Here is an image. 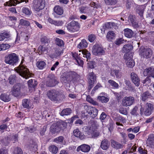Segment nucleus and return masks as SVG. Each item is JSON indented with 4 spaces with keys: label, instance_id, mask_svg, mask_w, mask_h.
I'll return each instance as SVG.
<instances>
[{
    "label": "nucleus",
    "instance_id": "obj_1",
    "mask_svg": "<svg viewBox=\"0 0 154 154\" xmlns=\"http://www.w3.org/2000/svg\"><path fill=\"white\" fill-rule=\"evenodd\" d=\"M47 95L51 100L58 101L62 100L65 97L61 92L54 89L48 91Z\"/></svg>",
    "mask_w": 154,
    "mask_h": 154
},
{
    "label": "nucleus",
    "instance_id": "obj_2",
    "mask_svg": "<svg viewBox=\"0 0 154 154\" xmlns=\"http://www.w3.org/2000/svg\"><path fill=\"white\" fill-rule=\"evenodd\" d=\"M24 59H23L19 66L15 69V70L20 76L26 79L31 76V73H30L26 66L23 65Z\"/></svg>",
    "mask_w": 154,
    "mask_h": 154
},
{
    "label": "nucleus",
    "instance_id": "obj_3",
    "mask_svg": "<svg viewBox=\"0 0 154 154\" xmlns=\"http://www.w3.org/2000/svg\"><path fill=\"white\" fill-rule=\"evenodd\" d=\"M80 26V24L78 22L72 20L67 24L66 27L69 31L71 32H74L78 31Z\"/></svg>",
    "mask_w": 154,
    "mask_h": 154
},
{
    "label": "nucleus",
    "instance_id": "obj_4",
    "mask_svg": "<svg viewBox=\"0 0 154 154\" xmlns=\"http://www.w3.org/2000/svg\"><path fill=\"white\" fill-rule=\"evenodd\" d=\"M92 54L96 56L104 55L105 51L101 45L95 44L93 47L92 50Z\"/></svg>",
    "mask_w": 154,
    "mask_h": 154
},
{
    "label": "nucleus",
    "instance_id": "obj_5",
    "mask_svg": "<svg viewBox=\"0 0 154 154\" xmlns=\"http://www.w3.org/2000/svg\"><path fill=\"white\" fill-rule=\"evenodd\" d=\"M18 57L15 53H11L5 57V62L11 65H14L18 62Z\"/></svg>",
    "mask_w": 154,
    "mask_h": 154
},
{
    "label": "nucleus",
    "instance_id": "obj_6",
    "mask_svg": "<svg viewBox=\"0 0 154 154\" xmlns=\"http://www.w3.org/2000/svg\"><path fill=\"white\" fill-rule=\"evenodd\" d=\"M33 7L35 11H39L43 9L45 5V0H34Z\"/></svg>",
    "mask_w": 154,
    "mask_h": 154
},
{
    "label": "nucleus",
    "instance_id": "obj_7",
    "mask_svg": "<svg viewBox=\"0 0 154 154\" xmlns=\"http://www.w3.org/2000/svg\"><path fill=\"white\" fill-rule=\"evenodd\" d=\"M87 134L89 135V137L92 138L97 137L99 136V133L96 130V127L91 126H88L87 127Z\"/></svg>",
    "mask_w": 154,
    "mask_h": 154
},
{
    "label": "nucleus",
    "instance_id": "obj_8",
    "mask_svg": "<svg viewBox=\"0 0 154 154\" xmlns=\"http://www.w3.org/2000/svg\"><path fill=\"white\" fill-rule=\"evenodd\" d=\"M76 80V75L75 73L69 72L66 76H64L61 78V81L65 83H69L71 81L74 82Z\"/></svg>",
    "mask_w": 154,
    "mask_h": 154
},
{
    "label": "nucleus",
    "instance_id": "obj_9",
    "mask_svg": "<svg viewBox=\"0 0 154 154\" xmlns=\"http://www.w3.org/2000/svg\"><path fill=\"white\" fill-rule=\"evenodd\" d=\"M140 54L141 57L148 59L152 54V51L149 48H141L140 50Z\"/></svg>",
    "mask_w": 154,
    "mask_h": 154
},
{
    "label": "nucleus",
    "instance_id": "obj_10",
    "mask_svg": "<svg viewBox=\"0 0 154 154\" xmlns=\"http://www.w3.org/2000/svg\"><path fill=\"white\" fill-rule=\"evenodd\" d=\"M58 83V81L57 80V78L54 75H50L48 77L46 85L47 86L53 87L55 86Z\"/></svg>",
    "mask_w": 154,
    "mask_h": 154
},
{
    "label": "nucleus",
    "instance_id": "obj_11",
    "mask_svg": "<svg viewBox=\"0 0 154 154\" xmlns=\"http://www.w3.org/2000/svg\"><path fill=\"white\" fill-rule=\"evenodd\" d=\"M134 102V98L132 97H124L122 100V105L125 106H129L132 105Z\"/></svg>",
    "mask_w": 154,
    "mask_h": 154
},
{
    "label": "nucleus",
    "instance_id": "obj_12",
    "mask_svg": "<svg viewBox=\"0 0 154 154\" xmlns=\"http://www.w3.org/2000/svg\"><path fill=\"white\" fill-rule=\"evenodd\" d=\"M25 2L26 3L28 2V0H10L9 1L5 2L4 4L5 6H15L17 4Z\"/></svg>",
    "mask_w": 154,
    "mask_h": 154
},
{
    "label": "nucleus",
    "instance_id": "obj_13",
    "mask_svg": "<svg viewBox=\"0 0 154 154\" xmlns=\"http://www.w3.org/2000/svg\"><path fill=\"white\" fill-rule=\"evenodd\" d=\"M146 105V109L144 112V114L146 116H149L154 110V107L152 104L149 103H147Z\"/></svg>",
    "mask_w": 154,
    "mask_h": 154
},
{
    "label": "nucleus",
    "instance_id": "obj_14",
    "mask_svg": "<svg viewBox=\"0 0 154 154\" xmlns=\"http://www.w3.org/2000/svg\"><path fill=\"white\" fill-rule=\"evenodd\" d=\"M131 77L132 82L137 86L140 85V79L137 75L134 73L132 72L131 74Z\"/></svg>",
    "mask_w": 154,
    "mask_h": 154
},
{
    "label": "nucleus",
    "instance_id": "obj_15",
    "mask_svg": "<svg viewBox=\"0 0 154 154\" xmlns=\"http://www.w3.org/2000/svg\"><path fill=\"white\" fill-rule=\"evenodd\" d=\"M146 143L147 146L151 148H154V135L152 134H149Z\"/></svg>",
    "mask_w": 154,
    "mask_h": 154
},
{
    "label": "nucleus",
    "instance_id": "obj_16",
    "mask_svg": "<svg viewBox=\"0 0 154 154\" xmlns=\"http://www.w3.org/2000/svg\"><path fill=\"white\" fill-rule=\"evenodd\" d=\"M110 143L112 147L116 149H122L123 147V145L114 140H111Z\"/></svg>",
    "mask_w": 154,
    "mask_h": 154
},
{
    "label": "nucleus",
    "instance_id": "obj_17",
    "mask_svg": "<svg viewBox=\"0 0 154 154\" xmlns=\"http://www.w3.org/2000/svg\"><path fill=\"white\" fill-rule=\"evenodd\" d=\"M20 87L17 84L14 86L12 89V94L15 97H17L20 94Z\"/></svg>",
    "mask_w": 154,
    "mask_h": 154
},
{
    "label": "nucleus",
    "instance_id": "obj_18",
    "mask_svg": "<svg viewBox=\"0 0 154 154\" xmlns=\"http://www.w3.org/2000/svg\"><path fill=\"white\" fill-rule=\"evenodd\" d=\"M90 149V147L89 145L83 144L78 146L76 149V151L79 152L80 150H81L83 152H87L89 151Z\"/></svg>",
    "mask_w": 154,
    "mask_h": 154
},
{
    "label": "nucleus",
    "instance_id": "obj_19",
    "mask_svg": "<svg viewBox=\"0 0 154 154\" xmlns=\"http://www.w3.org/2000/svg\"><path fill=\"white\" fill-rule=\"evenodd\" d=\"M110 143L109 140L105 138L103 140L101 143L100 147L103 150H106L109 147Z\"/></svg>",
    "mask_w": 154,
    "mask_h": 154
},
{
    "label": "nucleus",
    "instance_id": "obj_20",
    "mask_svg": "<svg viewBox=\"0 0 154 154\" xmlns=\"http://www.w3.org/2000/svg\"><path fill=\"white\" fill-rule=\"evenodd\" d=\"M63 53V51L62 49L57 48L55 50V54H51L50 57L51 58H56L59 57Z\"/></svg>",
    "mask_w": 154,
    "mask_h": 154
},
{
    "label": "nucleus",
    "instance_id": "obj_21",
    "mask_svg": "<svg viewBox=\"0 0 154 154\" xmlns=\"http://www.w3.org/2000/svg\"><path fill=\"white\" fill-rule=\"evenodd\" d=\"M88 112L89 113V115H92V117H95L97 115L98 110L94 107L88 106Z\"/></svg>",
    "mask_w": 154,
    "mask_h": 154
},
{
    "label": "nucleus",
    "instance_id": "obj_22",
    "mask_svg": "<svg viewBox=\"0 0 154 154\" xmlns=\"http://www.w3.org/2000/svg\"><path fill=\"white\" fill-rule=\"evenodd\" d=\"M50 131L53 133H58L60 131L57 124L54 123L51 127Z\"/></svg>",
    "mask_w": 154,
    "mask_h": 154
},
{
    "label": "nucleus",
    "instance_id": "obj_23",
    "mask_svg": "<svg viewBox=\"0 0 154 154\" xmlns=\"http://www.w3.org/2000/svg\"><path fill=\"white\" fill-rule=\"evenodd\" d=\"M73 134L75 136L79 138L81 140H82L85 138V136L78 129L74 130Z\"/></svg>",
    "mask_w": 154,
    "mask_h": 154
},
{
    "label": "nucleus",
    "instance_id": "obj_24",
    "mask_svg": "<svg viewBox=\"0 0 154 154\" xmlns=\"http://www.w3.org/2000/svg\"><path fill=\"white\" fill-rule=\"evenodd\" d=\"M124 35L125 36L128 38H131L133 35V31L131 29L128 28H126L124 30Z\"/></svg>",
    "mask_w": 154,
    "mask_h": 154
},
{
    "label": "nucleus",
    "instance_id": "obj_25",
    "mask_svg": "<svg viewBox=\"0 0 154 154\" xmlns=\"http://www.w3.org/2000/svg\"><path fill=\"white\" fill-rule=\"evenodd\" d=\"M133 47L131 44H128L125 45L122 48V51L125 53H128L132 49Z\"/></svg>",
    "mask_w": 154,
    "mask_h": 154
},
{
    "label": "nucleus",
    "instance_id": "obj_26",
    "mask_svg": "<svg viewBox=\"0 0 154 154\" xmlns=\"http://www.w3.org/2000/svg\"><path fill=\"white\" fill-rule=\"evenodd\" d=\"M88 46V43L86 40H82L77 45V48L79 49H83L86 48Z\"/></svg>",
    "mask_w": 154,
    "mask_h": 154
},
{
    "label": "nucleus",
    "instance_id": "obj_27",
    "mask_svg": "<svg viewBox=\"0 0 154 154\" xmlns=\"http://www.w3.org/2000/svg\"><path fill=\"white\" fill-rule=\"evenodd\" d=\"M154 68H149L145 69L143 71V74L144 76H146L149 74L151 77V74H154Z\"/></svg>",
    "mask_w": 154,
    "mask_h": 154
},
{
    "label": "nucleus",
    "instance_id": "obj_28",
    "mask_svg": "<svg viewBox=\"0 0 154 154\" xmlns=\"http://www.w3.org/2000/svg\"><path fill=\"white\" fill-rule=\"evenodd\" d=\"M22 105L24 108L29 109L31 106V103L28 99H24L23 100Z\"/></svg>",
    "mask_w": 154,
    "mask_h": 154
},
{
    "label": "nucleus",
    "instance_id": "obj_29",
    "mask_svg": "<svg viewBox=\"0 0 154 154\" xmlns=\"http://www.w3.org/2000/svg\"><path fill=\"white\" fill-rule=\"evenodd\" d=\"M115 37V34L113 31H110L108 32L106 35V38L109 41H111Z\"/></svg>",
    "mask_w": 154,
    "mask_h": 154
},
{
    "label": "nucleus",
    "instance_id": "obj_30",
    "mask_svg": "<svg viewBox=\"0 0 154 154\" xmlns=\"http://www.w3.org/2000/svg\"><path fill=\"white\" fill-rule=\"evenodd\" d=\"M72 112V110L70 108H67L63 109L61 112L60 115L62 116L70 115Z\"/></svg>",
    "mask_w": 154,
    "mask_h": 154
},
{
    "label": "nucleus",
    "instance_id": "obj_31",
    "mask_svg": "<svg viewBox=\"0 0 154 154\" xmlns=\"http://www.w3.org/2000/svg\"><path fill=\"white\" fill-rule=\"evenodd\" d=\"M0 98L1 100L5 102H8L10 100L9 96L5 93L1 94L0 96Z\"/></svg>",
    "mask_w": 154,
    "mask_h": 154
},
{
    "label": "nucleus",
    "instance_id": "obj_32",
    "mask_svg": "<svg viewBox=\"0 0 154 154\" xmlns=\"http://www.w3.org/2000/svg\"><path fill=\"white\" fill-rule=\"evenodd\" d=\"M151 97V94L148 91H146L143 93L141 96L142 100L145 101L148 98H150Z\"/></svg>",
    "mask_w": 154,
    "mask_h": 154
},
{
    "label": "nucleus",
    "instance_id": "obj_33",
    "mask_svg": "<svg viewBox=\"0 0 154 154\" xmlns=\"http://www.w3.org/2000/svg\"><path fill=\"white\" fill-rule=\"evenodd\" d=\"M54 10L57 14L60 15L62 14L63 12L62 8L59 6H55Z\"/></svg>",
    "mask_w": 154,
    "mask_h": 154
},
{
    "label": "nucleus",
    "instance_id": "obj_34",
    "mask_svg": "<svg viewBox=\"0 0 154 154\" xmlns=\"http://www.w3.org/2000/svg\"><path fill=\"white\" fill-rule=\"evenodd\" d=\"M37 145L34 142H32V143L29 145V150L32 152H35L37 150Z\"/></svg>",
    "mask_w": 154,
    "mask_h": 154
},
{
    "label": "nucleus",
    "instance_id": "obj_35",
    "mask_svg": "<svg viewBox=\"0 0 154 154\" xmlns=\"http://www.w3.org/2000/svg\"><path fill=\"white\" fill-rule=\"evenodd\" d=\"M82 54L83 55V57L86 58L87 61H88V60L91 58V54L90 52L86 50H83L82 51Z\"/></svg>",
    "mask_w": 154,
    "mask_h": 154
},
{
    "label": "nucleus",
    "instance_id": "obj_36",
    "mask_svg": "<svg viewBox=\"0 0 154 154\" xmlns=\"http://www.w3.org/2000/svg\"><path fill=\"white\" fill-rule=\"evenodd\" d=\"M144 9V8L143 6H139L137 8L136 12L141 17H142L143 16Z\"/></svg>",
    "mask_w": 154,
    "mask_h": 154
},
{
    "label": "nucleus",
    "instance_id": "obj_37",
    "mask_svg": "<svg viewBox=\"0 0 154 154\" xmlns=\"http://www.w3.org/2000/svg\"><path fill=\"white\" fill-rule=\"evenodd\" d=\"M45 63L42 61H38L36 63L37 67L40 69H42L46 66Z\"/></svg>",
    "mask_w": 154,
    "mask_h": 154
},
{
    "label": "nucleus",
    "instance_id": "obj_38",
    "mask_svg": "<svg viewBox=\"0 0 154 154\" xmlns=\"http://www.w3.org/2000/svg\"><path fill=\"white\" fill-rule=\"evenodd\" d=\"M49 151L53 154H56L58 150V148L54 145H51L49 147Z\"/></svg>",
    "mask_w": 154,
    "mask_h": 154
},
{
    "label": "nucleus",
    "instance_id": "obj_39",
    "mask_svg": "<svg viewBox=\"0 0 154 154\" xmlns=\"http://www.w3.org/2000/svg\"><path fill=\"white\" fill-rule=\"evenodd\" d=\"M28 84L29 87L34 88L36 86L37 83L35 80H34V82H33V80L31 79L28 81Z\"/></svg>",
    "mask_w": 154,
    "mask_h": 154
},
{
    "label": "nucleus",
    "instance_id": "obj_40",
    "mask_svg": "<svg viewBox=\"0 0 154 154\" xmlns=\"http://www.w3.org/2000/svg\"><path fill=\"white\" fill-rule=\"evenodd\" d=\"M111 75L112 76H114V74L116 75V78H120L121 77L120 72L119 70L113 69L111 70Z\"/></svg>",
    "mask_w": 154,
    "mask_h": 154
},
{
    "label": "nucleus",
    "instance_id": "obj_41",
    "mask_svg": "<svg viewBox=\"0 0 154 154\" xmlns=\"http://www.w3.org/2000/svg\"><path fill=\"white\" fill-rule=\"evenodd\" d=\"M126 119L124 117L122 116L119 117L118 118V122H116V124L118 125H120L123 127V125L122 124H121L119 122H121L123 123H126Z\"/></svg>",
    "mask_w": 154,
    "mask_h": 154
},
{
    "label": "nucleus",
    "instance_id": "obj_42",
    "mask_svg": "<svg viewBox=\"0 0 154 154\" xmlns=\"http://www.w3.org/2000/svg\"><path fill=\"white\" fill-rule=\"evenodd\" d=\"M97 99L102 103H106L109 101V99L104 96H99Z\"/></svg>",
    "mask_w": 154,
    "mask_h": 154
},
{
    "label": "nucleus",
    "instance_id": "obj_43",
    "mask_svg": "<svg viewBox=\"0 0 154 154\" xmlns=\"http://www.w3.org/2000/svg\"><path fill=\"white\" fill-rule=\"evenodd\" d=\"M106 27L109 28H114L116 29L117 28L116 24L114 22H108L106 24Z\"/></svg>",
    "mask_w": 154,
    "mask_h": 154
},
{
    "label": "nucleus",
    "instance_id": "obj_44",
    "mask_svg": "<svg viewBox=\"0 0 154 154\" xmlns=\"http://www.w3.org/2000/svg\"><path fill=\"white\" fill-rule=\"evenodd\" d=\"M59 128L61 130H63L66 127L67 124V123L65 122L62 121L60 123H57Z\"/></svg>",
    "mask_w": 154,
    "mask_h": 154
},
{
    "label": "nucleus",
    "instance_id": "obj_45",
    "mask_svg": "<svg viewBox=\"0 0 154 154\" xmlns=\"http://www.w3.org/2000/svg\"><path fill=\"white\" fill-rule=\"evenodd\" d=\"M126 64L128 67L132 68L134 66L135 62L133 60L130 59L126 61Z\"/></svg>",
    "mask_w": 154,
    "mask_h": 154
},
{
    "label": "nucleus",
    "instance_id": "obj_46",
    "mask_svg": "<svg viewBox=\"0 0 154 154\" xmlns=\"http://www.w3.org/2000/svg\"><path fill=\"white\" fill-rule=\"evenodd\" d=\"M9 37V34L6 32L0 33V41L4 40L6 38Z\"/></svg>",
    "mask_w": 154,
    "mask_h": 154
},
{
    "label": "nucleus",
    "instance_id": "obj_47",
    "mask_svg": "<svg viewBox=\"0 0 154 154\" xmlns=\"http://www.w3.org/2000/svg\"><path fill=\"white\" fill-rule=\"evenodd\" d=\"M30 24L29 22L26 20L21 19L20 20V24L21 25L24 26H29Z\"/></svg>",
    "mask_w": 154,
    "mask_h": 154
},
{
    "label": "nucleus",
    "instance_id": "obj_48",
    "mask_svg": "<svg viewBox=\"0 0 154 154\" xmlns=\"http://www.w3.org/2000/svg\"><path fill=\"white\" fill-rule=\"evenodd\" d=\"M88 107L87 106H84V108L85 109H86V110H85L84 111H83L82 112V116L84 117H87L88 116V115H89V113L88 111Z\"/></svg>",
    "mask_w": 154,
    "mask_h": 154
},
{
    "label": "nucleus",
    "instance_id": "obj_49",
    "mask_svg": "<svg viewBox=\"0 0 154 154\" xmlns=\"http://www.w3.org/2000/svg\"><path fill=\"white\" fill-rule=\"evenodd\" d=\"M89 79L88 81H93L94 82V80L96 78V76L94 72H90L88 74Z\"/></svg>",
    "mask_w": 154,
    "mask_h": 154
},
{
    "label": "nucleus",
    "instance_id": "obj_50",
    "mask_svg": "<svg viewBox=\"0 0 154 154\" xmlns=\"http://www.w3.org/2000/svg\"><path fill=\"white\" fill-rule=\"evenodd\" d=\"M10 47V45L8 44H0V51L7 49L9 48Z\"/></svg>",
    "mask_w": 154,
    "mask_h": 154
},
{
    "label": "nucleus",
    "instance_id": "obj_51",
    "mask_svg": "<svg viewBox=\"0 0 154 154\" xmlns=\"http://www.w3.org/2000/svg\"><path fill=\"white\" fill-rule=\"evenodd\" d=\"M105 3L107 5H113L117 3L116 0H104Z\"/></svg>",
    "mask_w": 154,
    "mask_h": 154
},
{
    "label": "nucleus",
    "instance_id": "obj_52",
    "mask_svg": "<svg viewBox=\"0 0 154 154\" xmlns=\"http://www.w3.org/2000/svg\"><path fill=\"white\" fill-rule=\"evenodd\" d=\"M56 44L59 46H62L64 45V42L63 41L59 38H56L55 40Z\"/></svg>",
    "mask_w": 154,
    "mask_h": 154
},
{
    "label": "nucleus",
    "instance_id": "obj_53",
    "mask_svg": "<svg viewBox=\"0 0 154 154\" xmlns=\"http://www.w3.org/2000/svg\"><path fill=\"white\" fill-rule=\"evenodd\" d=\"M138 109V107L137 106H135L131 111L130 112L131 114L133 115L137 116L138 114L137 112V111Z\"/></svg>",
    "mask_w": 154,
    "mask_h": 154
},
{
    "label": "nucleus",
    "instance_id": "obj_54",
    "mask_svg": "<svg viewBox=\"0 0 154 154\" xmlns=\"http://www.w3.org/2000/svg\"><path fill=\"white\" fill-rule=\"evenodd\" d=\"M108 82L111 85L114 87L115 88H117L119 87V85L114 81L109 80L108 81Z\"/></svg>",
    "mask_w": 154,
    "mask_h": 154
},
{
    "label": "nucleus",
    "instance_id": "obj_55",
    "mask_svg": "<svg viewBox=\"0 0 154 154\" xmlns=\"http://www.w3.org/2000/svg\"><path fill=\"white\" fill-rule=\"evenodd\" d=\"M23 12L27 15H30L32 13L31 11L28 8L24 7L22 9Z\"/></svg>",
    "mask_w": 154,
    "mask_h": 154
},
{
    "label": "nucleus",
    "instance_id": "obj_56",
    "mask_svg": "<svg viewBox=\"0 0 154 154\" xmlns=\"http://www.w3.org/2000/svg\"><path fill=\"white\" fill-rule=\"evenodd\" d=\"M16 76L15 75H11L9 78V83L11 85L14 84L15 81V78Z\"/></svg>",
    "mask_w": 154,
    "mask_h": 154
},
{
    "label": "nucleus",
    "instance_id": "obj_57",
    "mask_svg": "<svg viewBox=\"0 0 154 154\" xmlns=\"http://www.w3.org/2000/svg\"><path fill=\"white\" fill-rule=\"evenodd\" d=\"M47 48V47H44L43 45H40L39 46L38 49L39 52H40L42 54L44 52L46 51Z\"/></svg>",
    "mask_w": 154,
    "mask_h": 154
},
{
    "label": "nucleus",
    "instance_id": "obj_58",
    "mask_svg": "<svg viewBox=\"0 0 154 154\" xmlns=\"http://www.w3.org/2000/svg\"><path fill=\"white\" fill-rule=\"evenodd\" d=\"M41 42L42 44L48 43L49 42V39L47 37L44 36L41 39Z\"/></svg>",
    "mask_w": 154,
    "mask_h": 154
},
{
    "label": "nucleus",
    "instance_id": "obj_59",
    "mask_svg": "<svg viewBox=\"0 0 154 154\" xmlns=\"http://www.w3.org/2000/svg\"><path fill=\"white\" fill-rule=\"evenodd\" d=\"M96 38V36L94 34H91L89 35L88 37V38L89 41L91 42H93Z\"/></svg>",
    "mask_w": 154,
    "mask_h": 154
},
{
    "label": "nucleus",
    "instance_id": "obj_60",
    "mask_svg": "<svg viewBox=\"0 0 154 154\" xmlns=\"http://www.w3.org/2000/svg\"><path fill=\"white\" fill-rule=\"evenodd\" d=\"M94 83V82L93 81H88V88L89 91H90L92 88L93 87Z\"/></svg>",
    "mask_w": 154,
    "mask_h": 154
},
{
    "label": "nucleus",
    "instance_id": "obj_61",
    "mask_svg": "<svg viewBox=\"0 0 154 154\" xmlns=\"http://www.w3.org/2000/svg\"><path fill=\"white\" fill-rule=\"evenodd\" d=\"M63 140V137L60 136L55 139H54V141L57 143H58V142H62Z\"/></svg>",
    "mask_w": 154,
    "mask_h": 154
},
{
    "label": "nucleus",
    "instance_id": "obj_62",
    "mask_svg": "<svg viewBox=\"0 0 154 154\" xmlns=\"http://www.w3.org/2000/svg\"><path fill=\"white\" fill-rule=\"evenodd\" d=\"M72 56L76 60L78 63L79 64L78 59L80 58V57H79L78 53H77L76 52H75L74 53H72Z\"/></svg>",
    "mask_w": 154,
    "mask_h": 154
},
{
    "label": "nucleus",
    "instance_id": "obj_63",
    "mask_svg": "<svg viewBox=\"0 0 154 154\" xmlns=\"http://www.w3.org/2000/svg\"><path fill=\"white\" fill-rule=\"evenodd\" d=\"M26 131H28L30 133H32L36 130V128L33 126H31L29 128L27 127L25 128Z\"/></svg>",
    "mask_w": 154,
    "mask_h": 154
},
{
    "label": "nucleus",
    "instance_id": "obj_64",
    "mask_svg": "<svg viewBox=\"0 0 154 154\" xmlns=\"http://www.w3.org/2000/svg\"><path fill=\"white\" fill-rule=\"evenodd\" d=\"M138 150L140 154H147V150L143 149L141 147H139Z\"/></svg>",
    "mask_w": 154,
    "mask_h": 154
}]
</instances>
